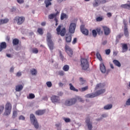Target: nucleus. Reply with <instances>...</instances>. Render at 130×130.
<instances>
[{
    "mask_svg": "<svg viewBox=\"0 0 130 130\" xmlns=\"http://www.w3.org/2000/svg\"><path fill=\"white\" fill-rule=\"evenodd\" d=\"M51 38H52L51 34H50V32H47L46 38L47 45L49 49L52 50L54 48V43H53V41H52Z\"/></svg>",
    "mask_w": 130,
    "mask_h": 130,
    "instance_id": "1",
    "label": "nucleus"
},
{
    "mask_svg": "<svg viewBox=\"0 0 130 130\" xmlns=\"http://www.w3.org/2000/svg\"><path fill=\"white\" fill-rule=\"evenodd\" d=\"M105 89H102L96 91L94 93H91L86 95L87 98H94L96 97V96H99V95H101V94H103L105 93Z\"/></svg>",
    "mask_w": 130,
    "mask_h": 130,
    "instance_id": "2",
    "label": "nucleus"
},
{
    "mask_svg": "<svg viewBox=\"0 0 130 130\" xmlns=\"http://www.w3.org/2000/svg\"><path fill=\"white\" fill-rule=\"evenodd\" d=\"M81 66L83 71H87L89 69V62L85 58L81 59Z\"/></svg>",
    "mask_w": 130,
    "mask_h": 130,
    "instance_id": "3",
    "label": "nucleus"
},
{
    "mask_svg": "<svg viewBox=\"0 0 130 130\" xmlns=\"http://www.w3.org/2000/svg\"><path fill=\"white\" fill-rule=\"evenodd\" d=\"M30 119L31 123L34 125L35 128L37 129L39 128V123H38L37 119H36V117H35V115H34V114H31L30 115Z\"/></svg>",
    "mask_w": 130,
    "mask_h": 130,
    "instance_id": "4",
    "label": "nucleus"
},
{
    "mask_svg": "<svg viewBox=\"0 0 130 130\" xmlns=\"http://www.w3.org/2000/svg\"><path fill=\"white\" fill-rule=\"evenodd\" d=\"M25 22V17L23 16H16L14 19V23H17V25H22Z\"/></svg>",
    "mask_w": 130,
    "mask_h": 130,
    "instance_id": "5",
    "label": "nucleus"
},
{
    "mask_svg": "<svg viewBox=\"0 0 130 130\" xmlns=\"http://www.w3.org/2000/svg\"><path fill=\"white\" fill-rule=\"evenodd\" d=\"M76 103H77V99L73 98L67 100L65 101L64 105L66 106H72V105H74V104H76Z\"/></svg>",
    "mask_w": 130,
    "mask_h": 130,
    "instance_id": "6",
    "label": "nucleus"
},
{
    "mask_svg": "<svg viewBox=\"0 0 130 130\" xmlns=\"http://www.w3.org/2000/svg\"><path fill=\"white\" fill-rule=\"evenodd\" d=\"M61 25H59L56 28L57 34L58 35H60L61 36L63 37L66 35V27H63L61 30Z\"/></svg>",
    "mask_w": 130,
    "mask_h": 130,
    "instance_id": "7",
    "label": "nucleus"
},
{
    "mask_svg": "<svg viewBox=\"0 0 130 130\" xmlns=\"http://www.w3.org/2000/svg\"><path fill=\"white\" fill-rule=\"evenodd\" d=\"M65 51L66 52L72 57L73 56V54H74V52H73V50L68 45H66L65 46Z\"/></svg>",
    "mask_w": 130,
    "mask_h": 130,
    "instance_id": "8",
    "label": "nucleus"
},
{
    "mask_svg": "<svg viewBox=\"0 0 130 130\" xmlns=\"http://www.w3.org/2000/svg\"><path fill=\"white\" fill-rule=\"evenodd\" d=\"M76 23H72L70 24V27H69V32L71 33V34H74L75 33V30H76Z\"/></svg>",
    "mask_w": 130,
    "mask_h": 130,
    "instance_id": "9",
    "label": "nucleus"
},
{
    "mask_svg": "<svg viewBox=\"0 0 130 130\" xmlns=\"http://www.w3.org/2000/svg\"><path fill=\"white\" fill-rule=\"evenodd\" d=\"M80 30L84 35H89V30L85 28V26L84 25H82L80 26Z\"/></svg>",
    "mask_w": 130,
    "mask_h": 130,
    "instance_id": "10",
    "label": "nucleus"
},
{
    "mask_svg": "<svg viewBox=\"0 0 130 130\" xmlns=\"http://www.w3.org/2000/svg\"><path fill=\"white\" fill-rule=\"evenodd\" d=\"M56 13L54 14H51L48 16L49 19L50 20H52V19H55V18H56L58 15H59V13H60V11H57V10H55Z\"/></svg>",
    "mask_w": 130,
    "mask_h": 130,
    "instance_id": "11",
    "label": "nucleus"
},
{
    "mask_svg": "<svg viewBox=\"0 0 130 130\" xmlns=\"http://www.w3.org/2000/svg\"><path fill=\"white\" fill-rule=\"evenodd\" d=\"M85 122L87 125L88 129L89 130H92L93 126H92V122L90 121V118H87L85 120Z\"/></svg>",
    "mask_w": 130,
    "mask_h": 130,
    "instance_id": "12",
    "label": "nucleus"
},
{
    "mask_svg": "<svg viewBox=\"0 0 130 130\" xmlns=\"http://www.w3.org/2000/svg\"><path fill=\"white\" fill-rule=\"evenodd\" d=\"M51 100L53 103H56L59 102V97L56 95H52L51 98Z\"/></svg>",
    "mask_w": 130,
    "mask_h": 130,
    "instance_id": "13",
    "label": "nucleus"
},
{
    "mask_svg": "<svg viewBox=\"0 0 130 130\" xmlns=\"http://www.w3.org/2000/svg\"><path fill=\"white\" fill-rule=\"evenodd\" d=\"M103 29L104 30V33H105V35H106V36L109 35V34H110V29L107 27V26H103Z\"/></svg>",
    "mask_w": 130,
    "mask_h": 130,
    "instance_id": "14",
    "label": "nucleus"
},
{
    "mask_svg": "<svg viewBox=\"0 0 130 130\" xmlns=\"http://www.w3.org/2000/svg\"><path fill=\"white\" fill-rule=\"evenodd\" d=\"M122 46V52H126L128 49V47H127V44H124V43H122L121 44Z\"/></svg>",
    "mask_w": 130,
    "mask_h": 130,
    "instance_id": "15",
    "label": "nucleus"
},
{
    "mask_svg": "<svg viewBox=\"0 0 130 130\" xmlns=\"http://www.w3.org/2000/svg\"><path fill=\"white\" fill-rule=\"evenodd\" d=\"M7 48V43L6 42H3L0 44V52L3 51V49H6Z\"/></svg>",
    "mask_w": 130,
    "mask_h": 130,
    "instance_id": "16",
    "label": "nucleus"
},
{
    "mask_svg": "<svg viewBox=\"0 0 130 130\" xmlns=\"http://www.w3.org/2000/svg\"><path fill=\"white\" fill-rule=\"evenodd\" d=\"M100 69L102 73L103 74H105V73H106V68H105V66H104L103 63L100 64Z\"/></svg>",
    "mask_w": 130,
    "mask_h": 130,
    "instance_id": "17",
    "label": "nucleus"
},
{
    "mask_svg": "<svg viewBox=\"0 0 130 130\" xmlns=\"http://www.w3.org/2000/svg\"><path fill=\"white\" fill-rule=\"evenodd\" d=\"M105 87V83H99L96 84L95 90H98L99 89H102Z\"/></svg>",
    "mask_w": 130,
    "mask_h": 130,
    "instance_id": "18",
    "label": "nucleus"
},
{
    "mask_svg": "<svg viewBox=\"0 0 130 130\" xmlns=\"http://www.w3.org/2000/svg\"><path fill=\"white\" fill-rule=\"evenodd\" d=\"M101 4V0H94V3L92 4L93 7L96 8Z\"/></svg>",
    "mask_w": 130,
    "mask_h": 130,
    "instance_id": "19",
    "label": "nucleus"
},
{
    "mask_svg": "<svg viewBox=\"0 0 130 130\" xmlns=\"http://www.w3.org/2000/svg\"><path fill=\"white\" fill-rule=\"evenodd\" d=\"M45 113V110H38L36 111V114L37 115H43Z\"/></svg>",
    "mask_w": 130,
    "mask_h": 130,
    "instance_id": "20",
    "label": "nucleus"
},
{
    "mask_svg": "<svg viewBox=\"0 0 130 130\" xmlns=\"http://www.w3.org/2000/svg\"><path fill=\"white\" fill-rule=\"evenodd\" d=\"M69 86H70V90H71V91H74V92H79V90L75 88V87H74V85H73L72 83H70Z\"/></svg>",
    "mask_w": 130,
    "mask_h": 130,
    "instance_id": "21",
    "label": "nucleus"
},
{
    "mask_svg": "<svg viewBox=\"0 0 130 130\" xmlns=\"http://www.w3.org/2000/svg\"><path fill=\"white\" fill-rule=\"evenodd\" d=\"M15 90L16 92H20V91H22L23 90V85H18L16 86Z\"/></svg>",
    "mask_w": 130,
    "mask_h": 130,
    "instance_id": "22",
    "label": "nucleus"
},
{
    "mask_svg": "<svg viewBox=\"0 0 130 130\" xmlns=\"http://www.w3.org/2000/svg\"><path fill=\"white\" fill-rule=\"evenodd\" d=\"M113 62L115 64V66H116V67H118V68H120V67H121V64L120 63V62L117 60H113Z\"/></svg>",
    "mask_w": 130,
    "mask_h": 130,
    "instance_id": "23",
    "label": "nucleus"
},
{
    "mask_svg": "<svg viewBox=\"0 0 130 130\" xmlns=\"http://www.w3.org/2000/svg\"><path fill=\"white\" fill-rule=\"evenodd\" d=\"M52 0H45L44 3L46 5V8H48L49 6H51V1Z\"/></svg>",
    "mask_w": 130,
    "mask_h": 130,
    "instance_id": "24",
    "label": "nucleus"
},
{
    "mask_svg": "<svg viewBox=\"0 0 130 130\" xmlns=\"http://www.w3.org/2000/svg\"><path fill=\"white\" fill-rule=\"evenodd\" d=\"M5 109H9L10 110H12V104H11V103L7 102L5 105Z\"/></svg>",
    "mask_w": 130,
    "mask_h": 130,
    "instance_id": "25",
    "label": "nucleus"
},
{
    "mask_svg": "<svg viewBox=\"0 0 130 130\" xmlns=\"http://www.w3.org/2000/svg\"><path fill=\"white\" fill-rule=\"evenodd\" d=\"M8 22H9V19L8 18L0 19V25H3V24H7Z\"/></svg>",
    "mask_w": 130,
    "mask_h": 130,
    "instance_id": "26",
    "label": "nucleus"
},
{
    "mask_svg": "<svg viewBox=\"0 0 130 130\" xmlns=\"http://www.w3.org/2000/svg\"><path fill=\"white\" fill-rule=\"evenodd\" d=\"M68 17L69 16H68V15L66 13H62L61 14V15H60L61 20H64V19H68Z\"/></svg>",
    "mask_w": 130,
    "mask_h": 130,
    "instance_id": "27",
    "label": "nucleus"
},
{
    "mask_svg": "<svg viewBox=\"0 0 130 130\" xmlns=\"http://www.w3.org/2000/svg\"><path fill=\"white\" fill-rule=\"evenodd\" d=\"M66 41L67 43L72 42V36H68L66 37Z\"/></svg>",
    "mask_w": 130,
    "mask_h": 130,
    "instance_id": "28",
    "label": "nucleus"
},
{
    "mask_svg": "<svg viewBox=\"0 0 130 130\" xmlns=\"http://www.w3.org/2000/svg\"><path fill=\"white\" fill-rule=\"evenodd\" d=\"M12 112V110H9L7 109H5V112L4 113V115H10L11 114V112Z\"/></svg>",
    "mask_w": 130,
    "mask_h": 130,
    "instance_id": "29",
    "label": "nucleus"
},
{
    "mask_svg": "<svg viewBox=\"0 0 130 130\" xmlns=\"http://www.w3.org/2000/svg\"><path fill=\"white\" fill-rule=\"evenodd\" d=\"M30 74L32 76H36V75H37V70L35 69H32L30 70Z\"/></svg>",
    "mask_w": 130,
    "mask_h": 130,
    "instance_id": "30",
    "label": "nucleus"
},
{
    "mask_svg": "<svg viewBox=\"0 0 130 130\" xmlns=\"http://www.w3.org/2000/svg\"><path fill=\"white\" fill-rule=\"evenodd\" d=\"M96 31L98 35H102L103 34V31L101 30V28L100 27L96 28Z\"/></svg>",
    "mask_w": 130,
    "mask_h": 130,
    "instance_id": "31",
    "label": "nucleus"
},
{
    "mask_svg": "<svg viewBox=\"0 0 130 130\" xmlns=\"http://www.w3.org/2000/svg\"><path fill=\"white\" fill-rule=\"evenodd\" d=\"M80 85H84L86 83V80L84 78L80 77L79 78Z\"/></svg>",
    "mask_w": 130,
    "mask_h": 130,
    "instance_id": "32",
    "label": "nucleus"
},
{
    "mask_svg": "<svg viewBox=\"0 0 130 130\" xmlns=\"http://www.w3.org/2000/svg\"><path fill=\"white\" fill-rule=\"evenodd\" d=\"M124 34L125 37H128V29L127 27L124 28Z\"/></svg>",
    "mask_w": 130,
    "mask_h": 130,
    "instance_id": "33",
    "label": "nucleus"
},
{
    "mask_svg": "<svg viewBox=\"0 0 130 130\" xmlns=\"http://www.w3.org/2000/svg\"><path fill=\"white\" fill-rule=\"evenodd\" d=\"M13 45H18L19 44V40L18 39H14L13 40Z\"/></svg>",
    "mask_w": 130,
    "mask_h": 130,
    "instance_id": "34",
    "label": "nucleus"
},
{
    "mask_svg": "<svg viewBox=\"0 0 130 130\" xmlns=\"http://www.w3.org/2000/svg\"><path fill=\"white\" fill-rule=\"evenodd\" d=\"M27 99H34L35 98V94L34 93H29V95L27 96Z\"/></svg>",
    "mask_w": 130,
    "mask_h": 130,
    "instance_id": "35",
    "label": "nucleus"
},
{
    "mask_svg": "<svg viewBox=\"0 0 130 130\" xmlns=\"http://www.w3.org/2000/svg\"><path fill=\"white\" fill-rule=\"evenodd\" d=\"M39 51L38 50V49H37V48H33L32 49H31V52L32 53H35V54H37Z\"/></svg>",
    "mask_w": 130,
    "mask_h": 130,
    "instance_id": "36",
    "label": "nucleus"
},
{
    "mask_svg": "<svg viewBox=\"0 0 130 130\" xmlns=\"http://www.w3.org/2000/svg\"><path fill=\"white\" fill-rule=\"evenodd\" d=\"M62 70H64V72H68L70 70V66L66 64L63 66Z\"/></svg>",
    "mask_w": 130,
    "mask_h": 130,
    "instance_id": "37",
    "label": "nucleus"
},
{
    "mask_svg": "<svg viewBox=\"0 0 130 130\" xmlns=\"http://www.w3.org/2000/svg\"><path fill=\"white\" fill-rule=\"evenodd\" d=\"M106 110H108L112 108V105H107L104 107Z\"/></svg>",
    "mask_w": 130,
    "mask_h": 130,
    "instance_id": "38",
    "label": "nucleus"
},
{
    "mask_svg": "<svg viewBox=\"0 0 130 130\" xmlns=\"http://www.w3.org/2000/svg\"><path fill=\"white\" fill-rule=\"evenodd\" d=\"M89 89V87L88 86H85L84 87H82L80 88L79 90L81 92H85V91H87Z\"/></svg>",
    "mask_w": 130,
    "mask_h": 130,
    "instance_id": "39",
    "label": "nucleus"
},
{
    "mask_svg": "<svg viewBox=\"0 0 130 130\" xmlns=\"http://www.w3.org/2000/svg\"><path fill=\"white\" fill-rule=\"evenodd\" d=\"M75 99H76V102L77 101H79V102H84V100H83V99L80 96H77L76 98H74Z\"/></svg>",
    "mask_w": 130,
    "mask_h": 130,
    "instance_id": "40",
    "label": "nucleus"
},
{
    "mask_svg": "<svg viewBox=\"0 0 130 130\" xmlns=\"http://www.w3.org/2000/svg\"><path fill=\"white\" fill-rule=\"evenodd\" d=\"M4 109H5V105H0V114H2L3 113Z\"/></svg>",
    "mask_w": 130,
    "mask_h": 130,
    "instance_id": "41",
    "label": "nucleus"
},
{
    "mask_svg": "<svg viewBox=\"0 0 130 130\" xmlns=\"http://www.w3.org/2000/svg\"><path fill=\"white\" fill-rule=\"evenodd\" d=\"M96 57L99 59V60H100V61H102V57H101V55L99 52L96 53Z\"/></svg>",
    "mask_w": 130,
    "mask_h": 130,
    "instance_id": "42",
    "label": "nucleus"
},
{
    "mask_svg": "<svg viewBox=\"0 0 130 130\" xmlns=\"http://www.w3.org/2000/svg\"><path fill=\"white\" fill-rule=\"evenodd\" d=\"M38 32L40 35H43V29L42 28H39L38 29Z\"/></svg>",
    "mask_w": 130,
    "mask_h": 130,
    "instance_id": "43",
    "label": "nucleus"
},
{
    "mask_svg": "<svg viewBox=\"0 0 130 130\" xmlns=\"http://www.w3.org/2000/svg\"><path fill=\"white\" fill-rule=\"evenodd\" d=\"M17 115H18V113L17 112V111H14L13 112L12 118H16Z\"/></svg>",
    "mask_w": 130,
    "mask_h": 130,
    "instance_id": "44",
    "label": "nucleus"
},
{
    "mask_svg": "<svg viewBox=\"0 0 130 130\" xmlns=\"http://www.w3.org/2000/svg\"><path fill=\"white\" fill-rule=\"evenodd\" d=\"M92 36H93V37H96L97 36V31L96 30V29H93L92 31Z\"/></svg>",
    "mask_w": 130,
    "mask_h": 130,
    "instance_id": "45",
    "label": "nucleus"
},
{
    "mask_svg": "<svg viewBox=\"0 0 130 130\" xmlns=\"http://www.w3.org/2000/svg\"><path fill=\"white\" fill-rule=\"evenodd\" d=\"M102 20H103V17H102V16H101V17L99 16V17H96V22H101V21H102Z\"/></svg>",
    "mask_w": 130,
    "mask_h": 130,
    "instance_id": "46",
    "label": "nucleus"
},
{
    "mask_svg": "<svg viewBox=\"0 0 130 130\" xmlns=\"http://www.w3.org/2000/svg\"><path fill=\"white\" fill-rule=\"evenodd\" d=\"M46 85L48 88H50L52 86V83L50 81H48L46 82Z\"/></svg>",
    "mask_w": 130,
    "mask_h": 130,
    "instance_id": "47",
    "label": "nucleus"
},
{
    "mask_svg": "<svg viewBox=\"0 0 130 130\" xmlns=\"http://www.w3.org/2000/svg\"><path fill=\"white\" fill-rule=\"evenodd\" d=\"M59 56L62 61H63L64 58L63 57V55H62V54L61 53V51H59Z\"/></svg>",
    "mask_w": 130,
    "mask_h": 130,
    "instance_id": "48",
    "label": "nucleus"
},
{
    "mask_svg": "<svg viewBox=\"0 0 130 130\" xmlns=\"http://www.w3.org/2000/svg\"><path fill=\"white\" fill-rule=\"evenodd\" d=\"M63 119L64 120L65 122H71V119L69 118H63Z\"/></svg>",
    "mask_w": 130,
    "mask_h": 130,
    "instance_id": "49",
    "label": "nucleus"
},
{
    "mask_svg": "<svg viewBox=\"0 0 130 130\" xmlns=\"http://www.w3.org/2000/svg\"><path fill=\"white\" fill-rule=\"evenodd\" d=\"M123 24H124V28H127V21L124 19L123 20Z\"/></svg>",
    "mask_w": 130,
    "mask_h": 130,
    "instance_id": "50",
    "label": "nucleus"
},
{
    "mask_svg": "<svg viewBox=\"0 0 130 130\" xmlns=\"http://www.w3.org/2000/svg\"><path fill=\"white\" fill-rule=\"evenodd\" d=\"M58 75H59V76H62L64 75V72H63V71H60L58 72Z\"/></svg>",
    "mask_w": 130,
    "mask_h": 130,
    "instance_id": "51",
    "label": "nucleus"
},
{
    "mask_svg": "<svg viewBox=\"0 0 130 130\" xmlns=\"http://www.w3.org/2000/svg\"><path fill=\"white\" fill-rule=\"evenodd\" d=\"M106 54L109 55L110 54V49H108L105 50Z\"/></svg>",
    "mask_w": 130,
    "mask_h": 130,
    "instance_id": "52",
    "label": "nucleus"
},
{
    "mask_svg": "<svg viewBox=\"0 0 130 130\" xmlns=\"http://www.w3.org/2000/svg\"><path fill=\"white\" fill-rule=\"evenodd\" d=\"M19 119L20 120H25V117L23 115H20L19 117Z\"/></svg>",
    "mask_w": 130,
    "mask_h": 130,
    "instance_id": "53",
    "label": "nucleus"
},
{
    "mask_svg": "<svg viewBox=\"0 0 130 130\" xmlns=\"http://www.w3.org/2000/svg\"><path fill=\"white\" fill-rule=\"evenodd\" d=\"M122 36H123V35L122 34H120L117 36V38H118V39H120V38H122Z\"/></svg>",
    "mask_w": 130,
    "mask_h": 130,
    "instance_id": "54",
    "label": "nucleus"
},
{
    "mask_svg": "<svg viewBox=\"0 0 130 130\" xmlns=\"http://www.w3.org/2000/svg\"><path fill=\"white\" fill-rule=\"evenodd\" d=\"M22 76V72H17L16 74V77H21Z\"/></svg>",
    "mask_w": 130,
    "mask_h": 130,
    "instance_id": "55",
    "label": "nucleus"
},
{
    "mask_svg": "<svg viewBox=\"0 0 130 130\" xmlns=\"http://www.w3.org/2000/svg\"><path fill=\"white\" fill-rule=\"evenodd\" d=\"M54 21L56 22L55 26H57L58 25V20H57V18H54Z\"/></svg>",
    "mask_w": 130,
    "mask_h": 130,
    "instance_id": "56",
    "label": "nucleus"
},
{
    "mask_svg": "<svg viewBox=\"0 0 130 130\" xmlns=\"http://www.w3.org/2000/svg\"><path fill=\"white\" fill-rule=\"evenodd\" d=\"M17 3L18 4H23L24 3V0H17Z\"/></svg>",
    "mask_w": 130,
    "mask_h": 130,
    "instance_id": "57",
    "label": "nucleus"
},
{
    "mask_svg": "<svg viewBox=\"0 0 130 130\" xmlns=\"http://www.w3.org/2000/svg\"><path fill=\"white\" fill-rule=\"evenodd\" d=\"M76 43H77V38H74L73 42H72V44H76Z\"/></svg>",
    "mask_w": 130,
    "mask_h": 130,
    "instance_id": "58",
    "label": "nucleus"
},
{
    "mask_svg": "<svg viewBox=\"0 0 130 130\" xmlns=\"http://www.w3.org/2000/svg\"><path fill=\"white\" fill-rule=\"evenodd\" d=\"M126 105H130V99H128L126 102Z\"/></svg>",
    "mask_w": 130,
    "mask_h": 130,
    "instance_id": "59",
    "label": "nucleus"
},
{
    "mask_svg": "<svg viewBox=\"0 0 130 130\" xmlns=\"http://www.w3.org/2000/svg\"><path fill=\"white\" fill-rule=\"evenodd\" d=\"M106 3H107V1H106V0L101 1V4H106Z\"/></svg>",
    "mask_w": 130,
    "mask_h": 130,
    "instance_id": "60",
    "label": "nucleus"
},
{
    "mask_svg": "<svg viewBox=\"0 0 130 130\" xmlns=\"http://www.w3.org/2000/svg\"><path fill=\"white\" fill-rule=\"evenodd\" d=\"M107 15L109 18H110V17L112 16V14H111V13H108L107 14Z\"/></svg>",
    "mask_w": 130,
    "mask_h": 130,
    "instance_id": "61",
    "label": "nucleus"
},
{
    "mask_svg": "<svg viewBox=\"0 0 130 130\" xmlns=\"http://www.w3.org/2000/svg\"><path fill=\"white\" fill-rule=\"evenodd\" d=\"M10 39H11V38H10V37L9 36H7L6 37V41H10Z\"/></svg>",
    "mask_w": 130,
    "mask_h": 130,
    "instance_id": "62",
    "label": "nucleus"
},
{
    "mask_svg": "<svg viewBox=\"0 0 130 130\" xmlns=\"http://www.w3.org/2000/svg\"><path fill=\"white\" fill-rule=\"evenodd\" d=\"M10 73H13L14 72V67H11L10 70Z\"/></svg>",
    "mask_w": 130,
    "mask_h": 130,
    "instance_id": "63",
    "label": "nucleus"
},
{
    "mask_svg": "<svg viewBox=\"0 0 130 130\" xmlns=\"http://www.w3.org/2000/svg\"><path fill=\"white\" fill-rule=\"evenodd\" d=\"M59 86V87H63V83L60 82L58 83Z\"/></svg>",
    "mask_w": 130,
    "mask_h": 130,
    "instance_id": "64",
    "label": "nucleus"
}]
</instances>
